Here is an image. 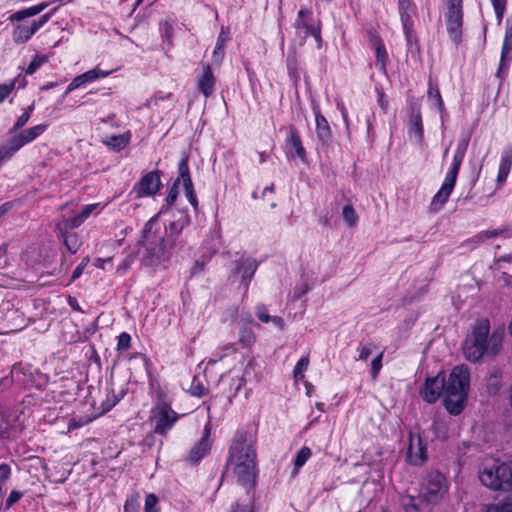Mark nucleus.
<instances>
[{
    "instance_id": "f257e3e1",
    "label": "nucleus",
    "mask_w": 512,
    "mask_h": 512,
    "mask_svg": "<svg viewBox=\"0 0 512 512\" xmlns=\"http://www.w3.org/2000/svg\"><path fill=\"white\" fill-rule=\"evenodd\" d=\"M226 468L232 470L236 482L248 493L255 488L258 475L255 435L245 430L236 431L229 447Z\"/></svg>"
},
{
    "instance_id": "f03ea898",
    "label": "nucleus",
    "mask_w": 512,
    "mask_h": 512,
    "mask_svg": "<svg viewBox=\"0 0 512 512\" xmlns=\"http://www.w3.org/2000/svg\"><path fill=\"white\" fill-rule=\"evenodd\" d=\"M158 226V215L153 216L144 226L142 239L146 254L144 259L149 265H158L170 260L172 254L184 246L178 235L161 234Z\"/></svg>"
},
{
    "instance_id": "7ed1b4c3",
    "label": "nucleus",
    "mask_w": 512,
    "mask_h": 512,
    "mask_svg": "<svg viewBox=\"0 0 512 512\" xmlns=\"http://www.w3.org/2000/svg\"><path fill=\"white\" fill-rule=\"evenodd\" d=\"M490 322L486 318L477 319L462 346L465 358L473 363L479 362L485 354L496 355L501 348L502 338L493 333L490 338Z\"/></svg>"
},
{
    "instance_id": "20e7f679",
    "label": "nucleus",
    "mask_w": 512,
    "mask_h": 512,
    "mask_svg": "<svg viewBox=\"0 0 512 512\" xmlns=\"http://www.w3.org/2000/svg\"><path fill=\"white\" fill-rule=\"evenodd\" d=\"M470 388V370L466 365L453 367L445 382L443 406L453 416L465 409Z\"/></svg>"
},
{
    "instance_id": "39448f33",
    "label": "nucleus",
    "mask_w": 512,
    "mask_h": 512,
    "mask_svg": "<svg viewBox=\"0 0 512 512\" xmlns=\"http://www.w3.org/2000/svg\"><path fill=\"white\" fill-rule=\"evenodd\" d=\"M470 142V134H462L458 141L453 161L449 171L447 172L445 179L438 190V192L432 198L429 209L432 212H438L444 204L448 201L453 189L455 187L457 177L460 171V167L464 160L466 151Z\"/></svg>"
},
{
    "instance_id": "423d86ee",
    "label": "nucleus",
    "mask_w": 512,
    "mask_h": 512,
    "mask_svg": "<svg viewBox=\"0 0 512 512\" xmlns=\"http://www.w3.org/2000/svg\"><path fill=\"white\" fill-rule=\"evenodd\" d=\"M479 480L493 491L508 492L512 490V462L498 459L484 463L479 470Z\"/></svg>"
},
{
    "instance_id": "0eeeda50",
    "label": "nucleus",
    "mask_w": 512,
    "mask_h": 512,
    "mask_svg": "<svg viewBox=\"0 0 512 512\" xmlns=\"http://www.w3.org/2000/svg\"><path fill=\"white\" fill-rule=\"evenodd\" d=\"M150 414L155 424L154 433L162 436H165L180 418V415L171 408L168 394L161 388L156 391L155 403Z\"/></svg>"
},
{
    "instance_id": "6e6552de",
    "label": "nucleus",
    "mask_w": 512,
    "mask_h": 512,
    "mask_svg": "<svg viewBox=\"0 0 512 512\" xmlns=\"http://www.w3.org/2000/svg\"><path fill=\"white\" fill-rule=\"evenodd\" d=\"M447 12L445 15L446 29L450 40L456 45L462 43L463 36V0H445Z\"/></svg>"
},
{
    "instance_id": "1a4fd4ad",
    "label": "nucleus",
    "mask_w": 512,
    "mask_h": 512,
    "mask_svg": "<svg viewBox=\"0 0 512 512\" xmlns=\"http://www.w3.org/2000/svg\"><path fill=\"white\" fill-rule=\"evenodd\" d=\"M47 128V124H39L34 127L22 130L20 133L10 137L7 142L0 146L2 158L6 161L11 159L13 155L23 146L34 141Z\"/></svg>"
},
{
    "instance_id": "9d476101",
    "label": "nucleus",
    "mask_w": 512,
    "mask_h": 512,
    "mask_svg": "<svg viewBox=\"0 0 512 512\" xmlns=\"http://www.w3.org/2000/svg\"><path fill=\"white\" fill-rule=\"evenodd\" d=\"M57 8L43 14L38 20H33L31 25H17L13 30V41L16 44L26 43L31 37L42 28L54 15Z\"/></svg>"
},
{
    "instance_id": "9b49d317",
    "label": "nucleus",
    "mask_w": 512,
    "mask_h": 512,
    "mask_svg": "<svg viewBox=\"0 0 512 512\" xmlns=\"http://www.w3.org/2000/svg\"><path fill=\"white\" fill-rule=\"evenodd\" d=\"M446 374L439 371L434 377H427L420 395L424 401L433 404L443 395L445 390Z\"/></svg>"
},
{
    "instance_id": "f8f14e48",
    "label": "nucleus",
    "mask_w": 512,
    "mask_h": 512,
    "mask_svg": "<svg viewBox=\"0 0 512 512\" xmlns=\"http://www.w3.org/2000/svg\"><path fill=\"white\" fill-rule=\"evenodd\" d=\"M284 150L288 159L299 158L302 162L307 161L306 150L302 144L300 134L293 124L288 126Z\"/></svg>"
},
{
    "instance_id": "ddd939ff",
    "label": "nucleus",
    "mask_w": 512,
    "mask_h": 512,
    "mask_svg": "<svg viewBox=\"0 0 512 512\" xmlns=\"http://www.w3.org/2000/svg\"><path fill=\"white\" fill-rule=\"evenodd\" d=\"M211 422L208 421L205 424L203 434L201 438L193 445L190 449L187 461L190 464H198L205 456H207L212 448L211 436Z\"/></svg>"
},
{
    "instance_id": "4468645a",
    "label": "nucleus",
    "mask_w": 512,
    "mask_h": 512,
    "mask_svg": "<svg viewBox=\"0 0 512 512\" xmlns=\"http://www.w3.org/2000/svg\"><path fill=\"white\" fill-rule=\"evenodd\" d=\"M445 477L440 472H431L423 483L421 493L426 503L436 502L444 490Z\"/></svg>"
},
{
    "instance_id": "2eb2a0df",
    "label": "nucleus",
    "mask_w": 512,
    "mask_h": 512,
    "mask_svg": "<svg viewBox=\"0 0 512 512\" xmlns=\"http://www.w3.org/2000/svg\"><path fill=\"white\" fill-rule=\"evenodd\" d=\"M408 134L414 135L418 142L424 138L421 105L418 100H411L408 108Z\"/></svg>"
},
{
    "instance_id": "dca6fc26",
    "label": "nucleus",
    "mask_w": 512,
    "mask_h": 512,
    "mask_svg": "<svg viewBox=\"0 0 512 512\" xmlns=\"http://www.w3.org/2000/svg\"><path fill=\"white\" fill-rule=\"evenodd\" d=\"M161 186L160 172L150 171L140 179L134 191L137 193V198L152 196L160 190Z\"/></svg>"
},
{
    "instance_id": "f3484780",
    "label": "nucleus",
    "mask_w": 512,
    "mask_h": 512,
    "mask_svg": "<svg viewBox=\"0 0 512 512\" xmlns=\"http://www.w3.org/2000/svg\"><path fill=\"white\" fill-rule=\"evenodd\" d=\"M321 26V20L313 16L312 10L308 8H301L298 11L297 19L294 22V27L297 30H304V38L311 36Z\"/></svg>"
},
{
    "instance_id": "a211bd4d",
    "label": "nucleus",
    "mask_w": 512,
    "mask_h": 512,
    "mask_svg": "<svg viewBox=\"0 0 512 512\" xmlns=\"http://www.w3.org/2000/svg\"><path fill=\"white\" fill-rule=\"evenodd\" d=\"M313 112L316 120V134L322 145L330 146L332 142V131L326 117L321 113L318 105H313Z\"/></svg>"
},
{
    "instance_id": "6ab92c4d",
    "label": "nucleus",
    "mask_w": 512,
    "mask_h": 512,
    "mask_svg": "<svg viewBox=\"0 0 512 512\" xmlns=\"http://www.w3.org/2000/svg\"><path fill=\"white\" fill-rule=\"evenodd\" d=\"M202 74L198 77L197 88L206 97L214 91L216 79L213 75L211 66L208 63L202 64Z\"/></svg>"
},
{
    "instance_id": "aec40b11",
    "label": "nucleus",
    "mask_w": 512,
    "mask_h": 512,
    "mask_svg": "<svg viewBox=\"0 0 512 512\" xmlns=\"http://www.w3.org/2000/svg\"><path fill=\"white\" fill-rule=\"evenodd\" d=\"M258 267V263L253 258L240 259L236 263V271L242 274V282L245 290L248 289L249 283L253 278Z\"/></svg>"
},
{
    "instance_id": "412c9836",
    "label": "nucleus",
    "mask_w": 512,
    "mask_h": 512,
    "mask_svg": "<svg viewBox=\"0 0 512 512\" xmlns=\"http://www.w3.org/2000/svg\"><path fill=\"white\" fill-rule=\"evenodd\" d=\"M49 6L48 2H41L37 5L18 10L11 14L8 18L10 22H21L26 18L34 17L44 11Z\"/></svg>"
},
{
    "instance_id": "4be33fe9",
    "label": "nucleus",
    "mask_w": 512,
    "mask_h": 512,
    "mask_svg": "<svg viewBox=\"0 0 512 512\" xmlns=\"http://www.w3.org/2000/svg\"><path fill=\"white\" fill-rule=\"evenodd\" d=\"M179 214V218L172 221L166 228L165 234L180 236L182 230L190 224V217L186 212H180Z\"/></svg>"
},
{
    "instance_id": "5701e85b",
    "label": "nucleus",
    "mask_w": 512,
    "mask_h": 512,
    "mask_svg": "<svg viewBox=\"0 0 512 512\" xmlns=\"http://www.w3.org/2000/svg\"><path fill=\"white\" fill-rule=\"evenodd\" d=\"M403 26L404 35L407 42L408 50L411 52L420 51V46L416 34L413 31V21L401 22Z\"/></svg>"
},
{
    "instance_id": "b1692460",
    "label": "nucleus",
    "mask_w": 512,
    "mask_h": 512,
    "mask_svg": "<svg viewBox=\"0 0 512 512\" xmlns=\"http://www.w3.org/2000/svg\"><path fill=\"white\" fill-rule=\"evenodd\" d=\"M238 342L243 348H250L256 342V335L247 323L240 325L238 332Z\"/></svg>"
},
{
    "instance_id": "393cba45",
    "label": "nucleus",
    "mask_w": 512,
    "mask_h": 512,
    "mask_svg": "<svg viewBox=\"0 0 512 512\" xmlns=\"http://www.w3.org/2000/svg\"><path fill=\"white\" fill-rule=\"evenodd\" d=\"M407 459L410 464L414 466H418L423 464L427 459L426 454V447L422 444L421 440L418 441V448L417 452L413 453V447L412 444H410L408 451H407Z\"/></svg>"
},
{
    "instance_id": "a878e982",
    "label": "nucleus",
    "mask_w": 512,
    "mask_h": 512,
    "mask_svg": "<svg viewBox=\"0 0 512 512\" xmlns=\"http://www.w3.org/2000/svg\"><path fill=\"white\" fill-rule=\"evenodd\" d=\"M131 140L130 132H126L119 135H112L105 141V144L111 147L114 151H121L124 149Z\"/></svg>"
},
{
    "instance_id": "bb28decb",
    "label": "nucleus",
    "mask_w": 512,
    "mask_h": 512,
    "mask_svg": "<svg viewBox=\"0 0 512 512\" xmlns=\"http://www.w3.org/2000/svg\"><path fill=\"white\" fill-rule=\"evenodd\" d=\"M424 502H426V500L423 498L421 492L417 497L407 496L402 500L403 507L406 512H420L421 506Z\"/></svg>"
},
{
    "instance_id": "cd10ccee",
    "label": "nucleus",
    "mask_w": 512,
    "mask_h": 512,
    "mask_svg": "<svg viewBox=\"0 0 512 512\" xmlns=\"http://www.w3.org/2000/svg\"><path fill=\"white\" fill-rule=\"evenodd\" d=\"M312 452L311 449L307 446H303L296 454L294 459V470L292 472V476H295L298 473V470L307 462V460L311 457Z\"/></svg>"
},
{
    "instance_id": "c85d7f7f",
    "label": "nucleus",
    "mask_w": 512,
    "mask_h": 512,
    "mask_svg": "<svg viewBox=\"0 0 512 512\" xmlns=\"http://www.w3.org/2000/svg\"><path fill=\"white\" fill-rule=\"evenodd\" d=\"M125 395V391L121 390L118 394L111 390L106 397V400L102 403V411L100 414H104L110 411Z\"/></svg>"
},
{
    "instance_id": "c756f323",
    "label": "nucleus",
    "mask_w": 512,
    "mask_h": 512,
    "mask_svg": "<svg viewBox=\"0 0 512 512\" xmlns=\"http://www.w3.org/2000/svg\"><path fill=\"white\" fill-rule=\"evenodd\" d=\"M375 51V66L381 73L387 75L388 53L385 46H380Z\"/></svg>"
},
{
    "instance_id": "7c9ffc66",
    "label": "nucleus",
    "mask_w": 512,
    "mask_h": 512,
    "mask_svg": "<svg viewBox=\"0 0 512 512\" xmlns=\"http://www.w3.org/2000/svg\"><path fill=\"white\" fill-rule=\"evenodd\" d=\"M228 40V36L224 33V31H221V33L218 35L216 46L213 51V61L215 63H220L224 58V48L225 43Z\"/></svg>"
},
{
    "instance_id": "2f4dec72",
    "label": "nucleus",
    "mask_w": 512,
    "mask_h": 512,
    "mask_svg": "<svg viewBox=\"0 0 512 512\" xmlns=\"http://www.w3.org/2000/svg\"><path fill=\"white\" fill-rule=\"evenodd\" d=\"M188 162H189L188 154L186 152H182L181 159L178 163V174L179 175L177 177V178H180V182L181 181L183 182L184 179L191 178Z\"/></svg>"
},
{
    "instance_id": "473e14b6",
    "label": "nucleus",
    "mask_w": 512,
    "mask_h": 512,
    "mask_svg": "<svg viewBox=\"0 0 512 512\" xmlns=\"http://www.w3.org/2000/svg\"><path fill=\"white\" fill-rule=\"evenodd\" d=\"M342 217L348 227H354L358 222V215L351 204H347L343 207Z\"/></svg>"
},
{
    "instance_id": "72a5a7b5",
    "label": "nucleus",
    "mask_w": 512,
    "mask_h": 512,
    "mask_svg": "<svg viewBox=\"0 0 512 512\" xmlns=\"http://www.w3.org/2000/svg\"><path fill=\"white\" fill-rule=\"evenodd\" d=\"M64 245L70 253L75 254L79 250L81 242L76 233H66L64 234Z\"/></svg>"
},
{
    "instance_id": "f704fd0d",
    "label": "nucleus",
    "mask_w": 512,
    "mask_h": 512,
    "mask_svg": "<svg viewBox=\"0 0 512 512\" xmlns=\"http://www.w3.org/2000/svg\"><path fill=\"white\" fill-rule=\"evenodd\" d=\"M287 64V70L289 76L297 81L299 79V72H298V59L295 52L289 53L286 59Z\"/></svg>"
},
{
    "instance_id": "c9c22d12",
    "label": "nucleus",
    "mask_w": 512,
    "mask_h": 512,
    "mask_svg": "<svg viewBox=\"0 0 512 512\" xmlns=\"http://www.w3.org/2000/svg\"><path fill=\"white\" fill-rule=\"evenodd\" d=\"M482 512H512V499L486 505Z\"/></svg>"
},
{
    "instance_id": "e433bc0d",
    "label": "nucleus",
    "mask_w": 512,
    "mask_h": 512,
    "mask_svg": "<svg viewBox=\"0 0 512 512\" xmlns=\"http://www.w3.org/2000/svg\"><path fill=\"white\" fill-rule=\"evenodd\" d=\"M500 169L511 171L512 168V144L506 146L501 154Z\"/></svg>"
},
{
    "instance_id": "4c0bfd02",
    "label": "nucleus",
    "mask_w": 512,
    "mask_h": 512,
    "mask_svg": "<svg viewBox=\"0 0 512 512\" xmlns=\"http://www.w3.org/2000/svg\"><path fill=\"white\" fill-rule=\"evenodd\" d=\"M110 74L109 71H104L99 68L91 69L83 74H81V77L84 79L85 83L93 82L99 78H105Z\"/></svg>"
},
{
    "instance_id": "58836bf2",
    "label": "nucleus",
    "mask_w": 512,
    "mask_h": 512,
    "mask_svg": "<svg viewBox=\"0 0 512 512\" xmlns=\"http://www.w3.org/2000/svg\"><path fill=\"white\" fill-rule=\"evenodd\" d=\"M253 366H254V361L250 360L248 362V364L246 365V367H245L243 377L232 379L231 386L235 385L233 396H237V394L239 393L241 387L245 385V383H246L245 377L249 375L250 370H253Z\"/></svg>"
},
{
    "instance_id": "ea45409f",
    "label": "nucleus",
    "mask_w": 512,
    "mask_h": 512,
    "mask_svg": "<svg viewBox=\"0 0 512 512\" xmlns=\"http://www.w3.org/2000/svg\"><path fill=\"white\" fill-rule=\"evenodd\" d=\"M500 378H501V374L499 371H494L490 375V379L487 384V391L490 395H495L500 390V388H501Z\"/></svg>"
},
{
    "instance_id": "a19ab883",
    "label": "nucleus",
    "mask_w": 512,
    "mask_h": 512,
    "mask_svg": "<svg viewBox=\"0 0 512 512\" xmlns=\"http://www.w3.org/2000/svg\"><path fill=\"white\" fill-rule=\"evenodd\" d=\"M309 365L308 356L301 357L296 363L293 374L296 380H302L304 378V372L307 370Z\"/></svg>"
},
{
    "instance_id": "79ce46f5",
    "label": "nucleus",
    "mask_w": 512,
    "mask_h": 512,
    "mask_svg": "<svg viewBox=\"0 0 512 512\" xmlns=\"http://www.w3.org/2000/svg\"><path fill=\"white\" fill-rule=\"evenodd\" d=\"M144 511L145 512H160L159 499L155 494L149 493L146 495Z\"/></svg>"
},
{
    "instance_id": "37998d69",
    "label": "nucleus",
    "mask_w": 512,
    "mask_h": 512,
    "mask_svg": "<svg viewBox=\"0 0 512 512\" xmlns=\"http://www.w3.org/2000/svg\"><path fill=\"white\" fill-rule=\"evenodd\" d=\"M411 8L410 0H398V9L400 14L401 22H407L412 20L409 10Z\"/></svg>"
},
{
    "instance_id": "c03bdc74",
    "label": "nucleus",
    "mask_w": 512,
    "mask_h": 512,
    "mask_svg": "<svg viewBox=\"0 0 512 512\" xmlns=\"http://www.w3.org/2000/svg\"><path fill=\"white\" fill-rule=\"evenodd\" d=\"M428 96L431 99L436 100V106L440 112L444 109V102L442 100L439 88L437 85H433L431 82L429 83Z\"/></svg>"
},
{
    "instance_id": "a18cd8bd",
    "label": "nucleus",
    "mask_w": 512,
    "mask_h": 512,
    "mask_svg": "<svg viewBox=\"0 0 512 512\" xmlns=\"http://www.w3.org/2000/svg\"><path fill=\"white\" fill-rule=\"evenodd\" d=\"M131 347V336L127 332H122L117 337L116 350L118 352L127 351Z\"/></svg>"
},
{
    "instance_id": "49530a36",
    "label": "nucleus",
    "mask_w": 512,
    "mask_h": 512,
    "mask_svg": "<svg viewBox=\"0 0 512 512\" xmlns=\"http://www.w3.org/2000/svg\"><path fill=\"white\" fill-rule=\"evenodd\" d=\"M179 185H180V178H176L172 186L169 188L167 197H166V203L167 205H173L178 197L179 194Z\"/></svg>"
},
{
    "instance_id": "de8ad7c7",
    "label": "nucleus",
    "mask_w": 512,
    "mask_h": 512,
    "mask_svg": "<svg viewBox=\"0 0 512 512\" xmlns=\"http://www.w3.org/2000/svg\"><path fill=\"white\" fill-rule=\"evenodd\" d=\"M89 262H90V258L88 256H86L82 259V261L79 263V265L74 269L69 283L74 282L76 279H78L82 275L84 269L87 267Z\"/></svg>"
},
{
    "instance_id": "09e8293b",
    "label": "nucleus",
    "mask_w": 512,
    "mask_h": 512,
    "mask_svg": "<svg viewBox=\"0 0 512 512\" xmlns=\"http://www.w3.org/2000/svg\"><path fill=\"white\" fill-rule=\"evenodd\" d=\"M95 417L80 416L79 418H73L69 422V429H77L82 426L89 424Z\"/></svg>"
},
{
    "instance_id": "8fccbe9b",
    "label": "nucleus",
    "mask_w": 512,
    "mask_h": 512,
    "mask_svg": "<svg viewBox=\"0 0 512 512\" xmlns=\"http://www.w3.org/2000/svg\"><path fill=\"white\" fill-rule=\"evenodd\" d=\"M512 51V46L502 43L501 48V56H500V62L501 66H507L509 67V62L511 61V56H509V53Z\"/></svg>"
},
{
    "instance_id": "3c124183",
    "label": "nucleus",
    "mask_w": 512,
    "mask_h": 512,
    "mask_svg": "<svg viewBox=\"0 0 512 512\" xmlns=\"http://www.w3.org/2000/svg\"><path fill=\"white\" fill-rule=\"evenodd\" d=\"M44 61V57L35 55L25 70L26 74L31 75L35 73L37 69L44 63Z\"/></svg>"
},
{
    "instance_id": "603ef678",
    "label": "nucleus",
    "mask_w": 512,
    "mask_h": 512,
    "mask_svg": "<svg viewBox=\"0 0 512 512\" xmlns=\"http://www.w3.org/2000/svg\"><path fill=\"white\" fill-rule=\"evenodd\" d=\"M383 352L379 353L371 362V376L376 379L382 368Z\"/></svg>"
},
{
    "instance_id": "864d4df0",
    "label": "nucleus",
    "mask_w": 512,
    "mask_h": 512,
    "mask_svg": "<svg viewBox=\"0 0 512 512\" xmlns=\"http://www.w3.org/2000/svg\"><path fill=\"white\" fill-rule=\"evenodd\" d=\"M23 496V493L17 490L10 492L8 498L5 501V510H9L16 502H18Z\"/></svg>"
},
{
    "instance_id": "5fc2aeb1",
    "label": "nucleus",
    "mask_w": 512,
    "mask_h": 512,
    "mask_svg": "<svg viewBox=\"0 0 512 512\" xmlns=\"http://www.w3.org/2000/svg\"><path fill=\"white\" fill-rule=\"evenodd\" d=\"M139 502L138 495L128 498L124 505V512H138Z\"/></svg>"
},
{
    "instance_id": "6e6d98bb",
    "label": "nucleus",
    "mask_w": 512,
    "mask_h": 512,
    "mask_svg": "<svg viewBox=\"0 0 512 512\" xmlns=\"http://www.w3.org/2000/svg\"><path fill=\"white\" fill-rule=\"evenodd\" d=\"M255 313H256V316L258 317V319L263 322V323H268L270 322V315L268 314V310L266 308V306L264 304H258L256 306V310H255Z\"/></svg>"
},
{
    "instance_id": "4d7b16f0",
    "label": "nucleus",
    "mask_w": 512,
    "mask_h": 512,
    "mask_svg": "<svg viewBox=\"0 0 512 512\" xmlns=\"http://www.w3.org/2000/svg\"><path fill=\"white\" fill-rule=\"evenodd\" d=\"M30 117L28 113H22L16 122L14 123L13 127L10 129V133H15L18 130H20L22 127H24L27 122L29 121Z\"/></svg>"
},
{
    "instance_id": "13d9d810",
    "label": "nucleus",
    "mask_w": 512,
    "mask_h": 512,
    "mask_svg": "<svg viewBox=\"0 0 512 512\" xmlns=\"http://www.w3.org/2000/svg\"><path fill=\"white\" fill-rule=\"evenodd\" d=\"M375 345L373 343H367L359 348V357L358 360L365 361L372 354Z\"/></svg>"
},
{
    "instance_id": "bf43d9fd",
    "label": "nucleus",
    "mask_w": 512,
    "mask_h": 512,
    "mask_svg": "<svg viewBox=\"0 0 512 512\" xmlns=\"http://www.w3.org/2000/svg\"><path fill=\"white\" fill-rule=\"evenodd\" d=\"M510 228L507 227L505 229H494V230H488V231H483L480 233V238H485V239H489V238H494V237H497V236H500L504 233H508L510 232Z\"/></svg>"
},
{
    "instance_id": "052dcab7",
    "label": "nucleus",
    "mask_w": 512,
    "mask_h": 512,
    "mask_svg": "<svg viewBox=\"0 0 512 512\" xmlns=\"http://www.w3.org/2000/svg\"><path fill=\"white\" fill-rule=\"evenodd\" d=\"M84 84L86 83L84 82V79L81 77V75L76 76L67 86L66 91L64 93V97H66L70 92L81 87Z\"/></svg>"
},
{
    "instance_id": "680f3d73",
    "label": "nucleus",
    "mask_w": 512,
    "mask_h": 512,
    "mask_svg": "<svg viewBox=\"0 0 512 512\" xmlns=\"http://www.w3.org/2000/svg\"><path fill=\"white\" fill-rule=\"evenodd\" d=\"M98 330V318H96L90 326L86 327L83 331V340H88L93 336Z\"/></svg>"
},
{
    "instance_id": "e2e57ef3",
    "label": "nucleus",
    "mask_w": 512,
    "mask_h": 512,
    "mask_svg": "<svg viewBox=\"0 0 512 512\" xmlns=\"http://www.w3.org/2000/svg\"><path fill=\"white\" fill-rule=\"evenodd\" d=\"M14 81L9 84H0V103H2L14 89Z\"/></svg>"
},
{
    "instance_id": "0e129e2a",
    "label": "nucleus",
    "mask_w": 512,
    "mask_h": 512,
    "mask_svg": "<svg viewBox=\"0 0 512 512\" xmlns=\"http://www.w3.org/2000/svg\"><path fill=\"white\" fill-rule=\"evenodd\" d=\"M503 43L512 46V14L511 17L506 21V30Z\"/></svg>"
},
{
    "instance_id": "69168bd1",
    "label": "nucleus",
    "mask_w": 512,
    "mask_h": 512,
    "mask_svg": "<svg viewBox=\"0 0 512 512\" xmlns=\"http://www.w3.org/2000/svg\"><path fill=\"white\" fill-rule=\"evenodd\" d=\"M231 512H255V510H254V506L252 503H249V504L235 503L232 506Z\"/></svg>"
},
{
    "instance_id": "338daca9",
    "label": "nucleus",
    "mask_w": 512,
    "mask_h": 512,
    "mask_svg": "<svg viewBox=\"0 0 512 512\" xmlns=\"http://www.w3.org/2000/svg\"><path fill=\"white\" fill-rule=\"evenodd\" d=\"M11 475V468L8 464H0V482L5 483Z\"/></svg>"
},
{
    "instance_id": "774afa93",
    "label": "nucleus",
    "mask_w": 512,
    "mask_h": 512,
    "mask_svg": "<svg viewBox=\"0 0 512 512\" xmlns=\"http://www.w3.org/2000/svg\"><path fill=\"white\" fill-rule=\"evenodd\" d=\"M207 392H208V390L201 383H198L191 387V394L193 396L202 397V396L206 395Z\"/></svg>"
}]
</instances>
